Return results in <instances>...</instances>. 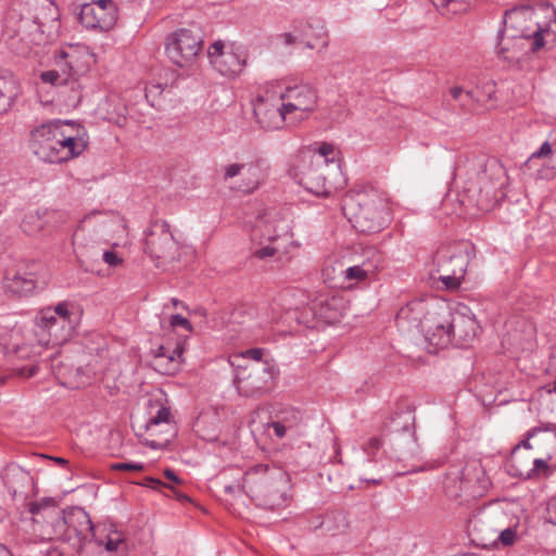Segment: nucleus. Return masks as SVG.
I'll use <instances>...</instances> for the list:
<instances>
[{
	"mask_svg": "<svg viewBox=\"0 0 556 556\" xmlns=\"http://www.w3.org/2000/svg\"><path fill=\"white\" fill-rule=\"evenodd\" d=\"M59 9L52 0H12L4 17L3 38L17 55L27 56L33 47L52 38L47 27L58 24Z\"/></svg>",
	"mask_w": 556,
	"mask_h": 556,
	"instance_id": "f257e3e1",
	"label": "nucleus"
},
{
	"mask_svg": "<svg viewBox=\"0 0 556 556\" xmlns=\"http://www.w3.org/2000/svg\"><path fill=\"white\" fill-rule=\"evenodd\" d=\"M456 175L464 177L463 192L479 210L489 211L505 199L508 177L504 165L494 157L471 156L459 163Z\"/></svg>",
	"mask_w": 556,
	"mask_h": 556,
	"instance_id": "f03ea898",
	"label": "nucleus"
},
{
	"mask_svg": "<svg viewBox=\"0 0 556 556\" xmlns=\"http://www.w3.org/2000/svg\"><path fill=\"white\" fill-rule=\"evenodd\" d=\"M289 476L279 467L257 464L245 470L239 488L256 504L268 510H278L289 503Z\"/></svg>",
	"mask_w": 556,
	"mask_h": 556,
	"instance_id": "7ed1b4c3",
	"label": "nucleus"
},
{
	"mask_svg": "<svg viewBox=\"0 0 556 556\" xmlns=\"http://www.w3.org/2000/svg\"><path fill=\"white\" fill-rule=\"evenodd\" d=\"M67 123L50 121L30 131L29 149L41 161L59 164L79 156L86 149L80 138L66 136Z\"/></svg>",
	"mask_w": 556,
	"mask_h": 556,
	"instance_id": "20e7f679",
	"label": "nucleus"
},
{
	"mask_svg": "<svg viewBox=\"0 0 556 556\" xmlns=\"http://www.w3.org/2000/svg\"><path fill=\"white\" fill-rule=\"evenodd\" d=\"M342 211L359 232L376 233L388 224V207L375 191H358L345 194Z\"/></svg>",
	"mask_w": 556,
	"mask_h": 556,
	"instance_id": "39448f33",
	"label": "nucleus"
},
{
	"mask_svg": "<svg viewBox=\"0 0 556 556\" xmlns=\"http://www.w3.org/2000/svg\"><path fill=\"white\" fill-rule=\"evenodd\" d=\"M475 256V245L468 241L442 244L433 256L435 271L445 290L454 291L460 287L468 264Z\"/></svg>",
	"mask_w": 556,
	"mask_h": 556,
	"instance_id": "423d86ee",
	"label": "nucleus"
},
{
	"mask_svg": "<svg viewBox=\"0 0 556 556\" xmlns=\"http://www.w3.org/2000/svg\"><path fill=\"white\" fill-rule=\"evenodd\" d=\"M74 308V304L65 301L39 312L36 324L40 329V343L62 345L74 336L78 325Z\"/></svg>",
	"mask_w": 556,
	"mask_h": 556,
	"instance_id": "0eeeda50",
	"label": "nucleus"
},
{
	"mask_svg": "<svg viewBox=\"0 0 556 556\" xmlns=\"http://www.w3.org/2000/svg\"><path fill=\"white\" fill-rule=\"evenodd\" d=\"M90 59L88 52L73 47L60 49L54 53V67L42 72L40 79L52 86H71L75 89L79 86V77L89 71Z\"/></svg>",
	"mask_w": 556,
	"mask_h": 556,
	"instance_id": "6e6552de",
	"label": "nucleus"
},
{
	"mask_svg": "<svg viewBox=\"0 0 556 556\" xmlns=\"http://www.w3.org/2000/svg\"><path fill=\"white\" fill-rule=\"evenodd\" d=\"M339 169L333 159L301 157V165H298L299 182L316 195L328 197L338 188L336 179L339 176Z\"/></svg>",
	"mask_w": 556,
	"mask_h": 556,
	"instance_id": "1a4fd4ad",
	"label": "nucleus"
},
{
	"mask_svg": "<svg viewBox=\"0 0 556 556\" xmlns=\"http://www.w3.org/2000/svg\"><path fill=\"white\" fill-rule=\"evenodd\" d=\"M27 511L31 515L33 522L40 525L43 538L62 542L71 541L65 509L60 510L54 498L43 497L30 502L27 504Z\"/></svg>",
	"mask_w": 556,
	"mask_h": 556,
	"instance_id": "9d476101",
	"label": "nucleus"
},
{
	"mask_svg": "<svg viewBox=\"0 0 556 556\" xmlns=\"http://www.w3.org/2000/svg\"><path fill=\"white\" fill-rule=\"evenodd\" d=\"M203 36L197 26L179 28L166 38V54L179 67L191 65L202 50Z\"/></svg>",
	"mask_w": 556,
	"mask_h": 556,
	"instance_id": "9b49d317",
	"label": "nucleus"
},
{
	"mask_svg": "<svg viewBox=\"0 0 556 556\" xmlns=\"http://www.w3.org/2000/svg\"><path fill=\"white\" fill-rule=\"evenodd\" d=\"M146 252L156 266L177 260L178 245L165 220H154L146 232Z\"/></svg>",
	"mask_w": 556,
	"mask_h": 556,
	"instance_id": "f8f14e48",
	"label": "nucleus"
},
{
	"mask_svg": "<svg viewBox=\"0 0 556 556\" xmlns=\"http://www.w3.org/2000/svg\"><path fill=\"white\" fill-rule=\"evenodd\" d=\"M253 113L257 124L265 130L281 129L290 117L289 113H285L280 96L269 91L255 98Z\"/></svg>",
	"mask_w": 556,
	"mask_h": 556,
	"instance_id": "ddd939ff",
	"label": "nucleus"
},
{
	"mask_svg": "<svg viewBox=\"0 0 556 556\" xmlns=\"http://www.w3.org/2000/svg\"><path fill=\"white\" fill-rule=\"evenodd\" d=\"M285 108V113H289V123L295 124L306 118L307 114L317 105V91L308 84L289 87L283 93L279 94Z\"/></svg>",
	"mask_w": 556,
	"mask_h": 556,
	"instance_id": "4468645a",
	"label": "nucleus"
},
{
	"mask_svg": "<svg viewBox=\"0 0 556 556\" xmlns=\"http://www.w3.org/2000/svg\"><path fill=\"white\" fill-rule=\"evenodd\" d=\"M275 367L269 363H253L238 372L236 382L238 391L245 396H255L270 388Z\"/></svg>",
	"mask_w": 556,
	"mask_h": 556,
	"instance_id": "2eb2a0df",
	"label": "nucleus"
},
{
	"mask_svg": "<svg viewBox=\"0 0 556 556\" xmlns=\"http://www.w3.org/2000/svg\"><path fill=\"white\" fill-rule=\"evenodd\" d=\"M117 17V7L112 0L85 3L78 14V21L85 28L100 31L112 29Z\"/></svg>",
	"mask_w": 556,
	"mask_h": 556,
	"instance_id": "dca6fc26",
	"label": "nucleus"
},
{
	"mask_svg": "<svg viewBox=\"0 0 556 556\" xmlns=\"http://www.w3.org/2000/svg\"><path fill=\"white\" fill-rule=\"evenodd\" d=\"M346 309V301L340 294L328 292L319 293L307 304L302 318L311 314L314 319L327 325L340 321Z\"/></svg>",
	"mask_w": 556,
	"mask_h": 556,
	"instance_id": "f3484780",
	"label": "nucleus"
},
{
	"mask_svg": "<svg viewBox=\"0 0 556 556\" xmlns=\"http://www.w3.org/2000/svg\"><path fill=\"white\" fill-rule=\"evenodd\" d=\"M439 305L433 301L415 299L402 306L396 314V324L400 327H407L424 333L426 321Z\"/></svg>",
	"mask_w": 556,
	"mask_h": 556,
	"instance_id": "a211bd4d",
	"label": "nucleus"
},
{
	"mask_svg": "<svg viewBox=\"0 0 556 556\" xmlns=\"http://www.w3.org/2000/svg\"><path fill=\"white\" fill-rule=\"evenodd\" d=\"M451 311L444 305H439L433 315L427 319L424 337L426 340L440 349L453 343L450 328Z\"/></svg>",
	"mask_w": 556,
	"mask_h": 556,
	"instance_id": "6ab92c4d",
	"label": "nucleus"
},
{
	"mask_svg": "<svg viewBox=\"0 0 556 556\" xmlns=\"http://www.w3.org/2000/svg\"><path fill=\"white\" fill-rule=\"evenodd\" d=\"M164 426L165 430L160 433H164L159 440H146L144 444L153 450L166 448L172 440L177 434L176 422L172 416L169 407L162 405L156 414L152 416L146 424V430L150 435H156L159 433L157 428Z\"/></svg>",
	"mask_w": 556,
	"mask_h": 556,
	"instance_id": "aec40b11",
	"label": "nucleus"
},
{
	"mask_svg": "<svg viewBox=\"0 0 556 556\" xmlns=\"http://www.w3.org/2000/svg\"><path fill=\"white\" fill-rule=\"evenodd\" d=\"M450 328L452 341L458 346L469 345L475 339L479 325L473 315L464 312H451Z\"/></svg>",
	"mask_w": 556,
	"mask_h": 556,
	"instance_id": "412c9836",
	"label": "nucleus"
},
{
	"mask_svg": "<svg viewBox=\"0 0 556 556\" xmlns=\"http://www.w3.org/2000/svg\"><path fill=\"white\" fill-rule=\"evenodd\" d=\"M529 13L523 10H510L505 13V26L516 30L513 37H520L526 39L533 38L531 51L535 52L544 46L543 30L540 26L532 30L528 27H519L528 21Z\"/></svg>",
	"mask_w": 556,
	"mask_h": 556,
	"instance_id": "4be33fe9",
	"label": "nucleus"
},
{
	"mask_svg": "<svg viewBox=\"0 0 556 556\" xmlns=\"http://www.w3.org/2000/svg\"><path fill=\"white\" fill-rule=\"evenodd\" d=\"M236 176L242 177V185L240 186L243 191L252 192L261 184L263 172L258 162L250 163H233L225 167L224 179L228 180Z\"/></svg>",
	"mask_w": 556,
	"mask_h": 556,
	"instance_id": "5701e85b",
	"label": "nucleus"
},
{
	"mask_svg": "<svg viewBox=\"0 0 556 556\" xmlns=\"http://www.w3.org/2000/svg\"><path fill=\"white\" fill-rule=\"evenodd\" d=\"M547 159L544 165L536 170V179L552 180L556 177V142L551 144L545 141L542 146L534 151L529 159L523 163L522 169L527 170L532 167L536 160Z\"/></svg>",
	"mask_w": 556,
	"mask_h": 556,
	"instance_id": "b1692460",
	"label": "nucleus"
},
{
	"mask_svg": "<svg viewBox=\"0 0 556 556\" xmlns=\"http://www.w3.org/2000/svg\"><path fill=\"white\" fill-rule=\"evenodd\" d=\"M71 540L76 538L80 543L91 539L93 533V523L88 513L80 507L65 509Z\"/></svg>",
	"mask_w": 556,
	"mask_h": 556,
	"instance_id": "393cba45",
	"label": "nucleus"
},
{
	"mask_svg": "<svg viewBox=\"0 0 556 556\" xmlns=\"http://www.w3.org/2000/svg\"><path fill=\"white\" fill-rule=\"evenodd\" d=\"M302 420L303 416L299 409L287 408L280 412V414L268 424V428L273 429L278 439H282L288 434H295Z\"/></svg>",
	"mask_w": 556,
	"mask_h": 556,
	"instance_id": "a878e982",
	"label": "nucleus"
},
{
	"mask_svg": "<svg viewBox=\"0 0 556 556\" xmlns=\"http://www.w3.org/2000/svg\"><path fill=\"white\" fill-rule=\"evenodd\" d=\"M40 267L39 263L33 262L27 266V269L20 268L14 276L9 279L8 288L20 295H26L36 288L37 285V269Z\"/></svg>",
	"mask_w": 556,
	"mask_h": 556,
	"instance_id": "bb28decb",
	"label": "nucleus"
},
{
	"mask_svg": "<svg viewBox=\"0 0 556 556\" xmlns=\"http://www.w3.org/2000/svg\"><path fill=\"white\" fill-rule=\"evenodd\" d=\"M2 479L9 491L15 496L23 494L25 489L33 484V478L28 471L16 465H9L4 468Z\"/></svg>",
	"mask_w": 556,
	"mask_h": 556,
	"instance_id": "cd10ccee",
	"label": "nucleus"
},
{
	"mask_svg": "<svg viewBox=\"0 0 556 556\" xmlns=\"http://www.w3.org/2000/svg\"><path fill=\"white\" fill-rule=\"evenodd\" d=\"M182 352L184 348L180 344H177L173 350L160 345L154 356L155 369L166 375L175 372L178 369Z\"/></svg>",
	"mask_w": 556,
	"mask_h": 556,
	"instance_id": "c85d7f7f",
	"label": "nucleus"
},
{
	"mask_svg": "<svg viewBox=\"0 0 556 556\" xmlns=\"http://www.w3.org/2000/svg\"><path fill=\"white\" fill-rule=\"evenodd\" d=\"M20 92V84L11 73L0 75V115L12 108Z\"/></svg>",
	"mask_w": 556,
	"mask_h": 556,
	"instance_id": "c756f323",
	"label": "nucleus"
},
{
	"mask_svg": "<svg viewBox=\"0 0 556 556\" xmlns=\"http://www.w3.org/2000/svg\"><path fill=\"white\" fill-rule=\"evenodd\" d=\"M244 65L245 61L233 51H227V53L219 56V59L213 61L214 68L223 76L227 77H235L238 75Z\"/></svg>",
	"mask_w": 556,
	"mask_h": 556,
	"instance_id": "7c9ffc66",
	"label": "nucleus"
},
{
	"mask_svg": "<svg viewBox=\"0 0 556 556\" xmlns=\"http://www.w3.org/2000/svg\"><path fill=\"white\" fill-rule=\"evenodd\" d=\"M361 262L358 263L369 277L376 275L384 265V255L375 247H365L362 250Z\"/></svg>",
	"mask_w": 556,
	"mask_h": 556,
	"instance_id": "2f4dec72",
	"label": "nucleus"
},
{
	"mask_svg": "<svg viewBox=\"0 0 556 556\" xmlns=\"http://www.w3.org/2000/svg\"><path fill=\"white\" fill-rule=\"evenodd\" d=\"M46 212L34 211L24 215L21 222V229L28 236H37L45 228L47 220Z\"/></svg>",
	"mask_w": 556,
	"mask_h": 556,
	"instance_id": "473e14b6",
	"label": "nucleus"
},
{
	"mask_svg": "<svg viewBox=\"0 0 556 556\" xmlns=\"http://www.w3.org/2000/svg\"><path fill=\"white\" fill-rule=\"evenodd\" d=\"M339 266H344V264L339 260H330L321 270L324 281L331 288L341 287L343 275L339 274Z\"/></svg>",
	"mask_w": 556,
	"mask_h": 556,
	"instance_id": "72a5a7b5",
	"label": "nucleus"
},
{
	"mask_svg": "<svg viewBox=\"0 0 556 556\" xmlns=\"http://www.w3.org/2000/svg\"><path fill=\"white\" fill-rule=\"evenodd\" d=\"M340 275H343L341 288L351 287L352 281H364L367 278H369V275L366 273V269H364L359 264L344 267L339 266Z\"/></svg>",
	"mask_w": 556,
	"mask_h": 556,
	"instance_id": "f704fd0d",
	"label": "nucleus"
},
{
	"mask_svg": "<svg viewBox=\"0 0 556 556\" xmlns=\"http://www.w3.org/2000/svg\"><path fill=\"white\" fill-rule=\"evenodd\" d=\"M472 1L473 0H432L437 8H446L454 14L467 11Z\"/></svg>",
	"mask_w": 556,
	"mask_h": 556,
	"instance_id": "c9c22d12",
	"label": "nucleus"
},
{
	"mask_svg": "<svg viewBox=\"0 0 556 556\" xmlns=\"http://www.w3.org/2000/svg\"><path fill=\"white\" fill-rule=\"evenodd\" d=\"M281 230L282 231L279 232L277 226H273L269 222H266L261 229L262 237L271 243H275L279 238L289 233L287 225L282 227Z\"/></svg>",
	"mask_w": 556,
	"mask_h": 556,
	"instance_id": "e433bc0d",
	"label": "nucleus"
},
{
	"mask_svg": "<svg viewBox=\"0 0 556 556\" xmlns=\"http://www.w3.org/2000/svg\"><path fill=\"white\" fill-rule=\"evenodd\" d=\"M414 420V417L410 413H400L396 414L395 418L391 420L393 428L391 431L397 432L400 430L409 431L410 425Z\"/></svg>",
	"mask_w": 556,
	"mask_h": 556,
	"instance_id": "4c0bfd02",
	"label": "nucleus"
},
{
	"mask_svg": "<svg viewBox=\"0 0 556 556\" xmlns=\"http://www.w3.org/2000/svg\"><path fill=\"white\" fill-rule=\"evenodd\" d=\"M110 468L115 471H142L144 465L135 462H117L110 465Z\"/></svg>",
	"mask_w": 556,
	"mask_h": 556,
	"instance_id": "58836bf2",
	"label": "nucleus"
},
{
	"mask_svg": "<svg viewBox=\"0 0 556 556\" xmlns=\"http://www.w3.org/2000/svg\"><path fill=\"white\" fill-rule=\"evenodd\" d=\"M122 544H124V536L117 531H111L105 543L106 551H117Z\"/></svg>",
	"mask_w": 556,
	"mask_h": 556,
	"instance_id": "ea45409f",
	"label": "nucleus"
},
{
	"mask_svg": "<svg viewBox=\"0 0 556 556\" xmlns=\"http://www.w3.org/2000/svg\"><path fill=\"white\" fill-rule=\"evenodd\" d=\"M225 53H227V51H225V45L223 41L217 40L214 43H212L207 50V55L210 58L211 64L213 65V61L219 59V56H222Z\"/></svg>",
	"mask_w": 556,
	"mask_h": 556,
	"instance_id": "a19ab883",
	"label": "nucleus"
},
{
	"mask_svg": "<svg viewBox=\"0 0 556 556\" xmlns=\"http://www.w3.org/2000/svg\"><path fill=\"white\" fill-rule=\"evenodd\" d=\"M169 325L173 328L182 327L188 332H192L193 331V327H192L191 323L189 321V319H187L186 317H184V316H181L179 314H175V315L170 316Z\"/></svg>",
	"mask_w": 556,
	"mask_h": 556,
	"instance_id": "79ce46f5",
	"label": "nucleus"
},
{
	"mask_svg": "<svg viewBox=\"0 0 556 556\" xmlns=\"http://www.w3.org/2000/svg\"><path fill=\"white\" fill-rule=\"evenodd\" d=\"M497 540L503 546H511L516 541V530L506 528L500 533Z\"/></svg>",
	"mask_w": 556,
	"mask_h": 556,
	"instance_id": "37998d69",
	"label": "nucleus"
},
{
	"mask_svg": "<svg viewBox=\"0 0 556 556\" xmlns=\"http://www.w3.org/2000/svg\"><path fill=\"white\" fill-rule=\"evenodd\" d=\"M333 152V147L331 144H328V143H323L316 153H303L301 155V157H307L308 156H321L323 159H329V154H331Z\"/></svg>",
	"mask_w": 556,
	"mask_h": 556,
	"instance_id": "c03bdc74",
	"label": "nucleus"
},
{
	"mask_svg": "<svg viewBox=\"0 0 556 556\" xmlns=\"http://www.w3.org/2000/svg\"><path fill=\"white\" fill-rule=\"evenodd\" d=\"M278 250H279L278 247H276L274 244L273 245H266V247L257 249L254 252V255L257 258L265 260V258L274 256L278 252Z\"/></svg>",
	"mask_w": 556,
	"mask_h": 556,
	"instance_id": "a18cd8bd",
	"label": "nucleus"
},
{
	"mask_svg": "<svg viewBox=\"0 0 556 556\" xmlns=\"http://www.w3.org/2000/svg\"><path fill=\"white\" fill-rule=\"evenodd\" d=\"M464 89L463 87L455 86L450 89V93L452 98L457 101L462 109H466L468 106V101L464 99Z\"/></svg>",
	"mask_w": 556,
	"mask_h": 556,
	"instance_id": "49530a36",
	"label": "nucleus"
},
{
	"mask_svg": "<svg viewBox=\"0 0 556 556\" xmlns=\"http://www.w3.org/2000/svg\"><path fill=\"white\" fill-rule=\"evenodd\" d=\"M263 355L264 350L261 348L249 349L243 354L244 357L252 359L254 363H268L267 361H262Z\"/></svg>",
	"mask_w": 556,
	"mask_h": 556,
	"instance_id": "de8ad7c7",
	"label": "nucleus"
},
{
	"mask_svg": "<svg viewBox=\"0 0 556 556\" xmlns=\"http://www.w3.org/2000/svg\"><path fill=\"white\" fill-rule=\"evenodd\" d=\"M102 258L110 266H116L122 262L118 255L113 251H103Z\"/></svg>",
	"mask_w": 556,
	"mask_h": 556,
	"instance_id": "09e8293b",
	"label": "nucleus"
},
{
	"mask_svg": "<svg viewBox=\"0 0 556 556\" xmlns=\"http://www.w3.org/2000/svg\"><path fill=\"white\" fill-rule=\"evenodd\" d=\"M453 481V479L448 476L444 482V488H445V491L447 493L448 496L451 497H457L459 495V491L463 490V484H464V481L460 480V483H459V486L458 488H455V490L452 489L451 486V482Z\"/></svg>",
	"mask_w": 556,
	"mask_h": 556,
	"instance_id": "8fccbe9b",
	"label": "nucleus"
},
{
	"mask_svg": "<svg viewBox=\"0 0 556 556\" xmlns=\"http://www.w3.org/2000/svg\"><path fill=\"white\" fill-rule=\"evenodd\" d=\"M532 471L533 472L544 471L545 473H547V472H549V467H548L546 460L541 459V458H536L533 462Z\"/></svg>",
	"mask_w": 556,
	"mask_h": 556,
	"instance_id": "3c124183",
	"label": "nucleus"
},
{
	"mask_svg": "<svg viewBox=\"0 0 556 556\" xmlns=\"http://www.w3.org/2000/svg\"><path fill=\"white\" fill-rule=\"evenodd\" d=\"M542 429L541 428H538V427H534L532 429H530L528 432H527V438L526 440H523L520 444H518L515 450L519 448L520 446H523L526 448H530L531 445L529 443V440L531 438H533L538 432H540Z\"/></svg>",
	"mask_w": 556,
	"mask_h": 556,
	"instance_id": "603ef678",
	"label": "nucleus"
},
{
	"mask_svg": "<svg viewBox=\"0 0 556 556\" xmlns=\"http://www.w3.org/2000/svg\"><path fill=\"white\" fill-rule=\"evenodd\" d=\"M17 371H18L20 376L26 377V378H30V377H34L37 374L38 366L37 365H31V366H28V367H22V368L17 369Z\"/></svg>",
	"mask_w": 556,
	"mask_h": 556,
	"instance_id": "864d4df0",
	"label": "nucleus"
},
{
	"mask_svg": "<svg viewBox=\"0 0 556 556\" xmlns=\"http://www.w3.org/2000/svg\"><path fill=\"white\" fill-rule=\"evenodd\" d=\"M146 480H147V483L144 485H148L155 490L161 486L169 488V485L167 483H164L161 480L155 479V478H147Z\"/></svg>",
	"mask_w": 556,
	"mask_h": 556,
	"instance_id": "5fc2aeb1",
	"label": "nucleus"
},
{
	"mask_svg": "<svg viewBox=\"0 0 556 556\" xmlns=\"http://www.w3.org/2000/svg\"><path fill=\"white\" fill-rule=\"evenodd\" d=\"M464 99L465 101H468V106L465 110H470L472 104L478 101V99L475 96L473 90H465L464 91Z\"/></svg>",
	"mask_w": 556,
	"mask_h": 556,
	"instance_id": "6e6d98bb",
	"label": "nucleus"
},
{
	"mask_svg": "<svg viewBox=\"0 0 556 556\" xmlns=\"http://www.w3.org/2000/svg\"><path fill=\"white\" fill-rule=\"evenodd\" d=\"M164 476L168 480H170V481H173L175 483H181L180 478L177 476V473L173 469H169V468L165 469L164 470Z\"/></svg>",
	"mask_w": 556,
	"mask_h": 556,
	"instance_id": "4d7b16f0",
	"label": "nucleus"
},
{
	"mask_svg": "<svg viewBox=\"0 0 556 556\" xmlns=\"http://www.w3.org/2000/svg\"><path fill=\"white\" fill-rule=\"evenodd\" d=\"M318 28H319V31L317 33L316 36L318 38H325V40L323 42V48H327L328 45H329V41L327 39L328 38V33H327V30H326V28H325V26L323 24H320Z\"/></svg>",
	"mask_w": 556,
	"mask_h": 556,
	"instance_id": "13d9d810",
	"label": "nucleus"
},
{
	"mask_svg": "<svg viewBox=\"0 0 556 556\" xmlns=\"http://www.w3.org/2000/svg\"><path fill=\"white\" fill-rule=\"evenodd\" d=\"M168 489H170L173 492H174V495L176 496L177 500H179L180 502H189L190 498L187 494L185 493H181L177 490H175L174 488L169 486Z\"/></svg>",
	"mask_w": 556,
	"mask_h": 556,
	"instance_id": "bf43d9fd",
	"label": "nucleus"
},
{
	"mask_svg": "<svg viewBox=\"0 0 556 556\" xmlns=\"http://www.w3.org/2000/svg\"><path fill=\"white\" fill-rule=\"evenodd\" d=\"M381 446V440L379 438H371L368 441V447L371 450H379Z\"/></svg>",
	"mask_w": 556,
	"mask_h": 556,
	"instance_id": "052dcab7",
	"label": "nucleus"
},
{
	"mask_svg": "<svg viewBox=\"0 0 556 556\" xmlns=\"http://www.w3.org/2000/svg\"><path fill=\"white\" fill-rule=\"evenodd\" d=\"M281 37L283 38V42L287 46H290L295 41V37L290 33H285L283 35H281Z\"/></svg>",
	"mask_w": 556,
	"mask_h": 556,
	"instance_id": "680f3d73",
	"label": "nucleus"
},
{
	"mask_svg": "<svg viewBox=\"0 0 556 556\" xmlns=\"http://www.w3.org/2000/svg\"><path fill=\"white\" fill-rule=\"evenodd\" d=\"M544 389L546 390L547 393H556V380L553 381L552 383L544 386Z\"/></svg>",
	"mask_w": 556,
	"mask_h": 556,
	"instance_id": "e2e57ef3",
	"label": "nucleus"
},
{
	"mask_svg": "<svg viewBox=\"0 0 556 556\" xmlns=\"http://www.w3.org/2000/svg\"><path fill=\"white\" fill-rule=\"evenodd\" d=\"M0 556H12L11 552L2 544H0Z\"/></svg>",
	"mask_w": 556,
	"mask_h": 556,
	"instance_id": "0e129e2a",
	"label": "nucleus"
},
{
	"mask_svg": "<svg viewBox=\"0 0 556 556\" xmlns=\"http://www.w3.org/2000/svg\"><path fill=\"white\" fill-rule=\"evenodd\" d=\"M51 459H53L55 463L61 464V465L67 464V460L64 458H61V457H52Z\"/></svg>",
	"mask_w": 556,
	"mask_h": 556,
	"instance_id": "69168bd1",
	"label": "nucleus"
},
{
	"mask_svg": "<svg viewBox=\"0 0 556 556\" xmlns=\"http://www.w3.org/2000/svg\"><path fill=\"white\" fill-rule=\"evenodd\" d=\"M233 491H235V485H232V484L225 485L226 493H232Z\"/></svg>",
	"mask_w": 556,
	"mask_h": 556,
	"instance_id": "338daca9",
	"label": "nucleus"
},
{
	"mask_svg": "<svg viewBox=\"0 0 556 556\" xmlns=\"http://www.w3.org/2000/svg\"><path fill=\"white\" fill-rule=\"evenodd\" d=\"M300 323H304L307 328H315L316 327V325L315 324H311L309 320H300Z\"/></svg>",
	"mask_w": 556,
	"mask_h": 556,
	"instance_id": "774afa93",
	"label": "nucleus"
}]
</instances>
